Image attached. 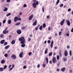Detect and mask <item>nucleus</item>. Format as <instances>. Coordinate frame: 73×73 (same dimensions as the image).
I'll use <instances>...</instances> for the list:
<instances>
[{
    "label": "nucleus",
    "instance_id": "1",
    "mask_svg": "<svg viewBox=\"0 0 73 73\" xmlns=\"http://www.w3.org/2000/svg\"><path fill=\"white\" fill-rule=\"evenodd\" d=\"M19 40L20 41H21V44H25V38H24V37L21 36L19 38Z\"/></svg>",
    "mask_w": 73,
    "mask_h": 73
},
{
    "label": "nucleus",
    "instance_id": "2",
    "mask_svg": "<svg viewBox=\"0 0 73 73\" xmlns=\"http://www.w3.org/2000/svg\"><path fill=\"white\" fill-rule=\"evenodd\" d=\"M7 29H8V27H6L5 29V30L3 31V34H7L9 33V31L7 30Z\"/></svg>",
    "mask_w": 73,
    "mask_h": 73
},
{
    "label": "nucleus",
    "instance_id": "3",
    "mask_svg": "<svg viewBox=\"0 0 73 73\" xmlns=\"http://www.w3.org/2000/svg\"><path fill=\"white\" fill-rule=\"evenodd\" d=\"M52 61L54 64H55L56 62H57V60H56V58L55 57H54L53 58Z\"/></svg>",
    "mask_w": 73,
    "mask_h": 73
},
{
    "label": "nucleus",
    "instance_id": "4",
    "mask_svg": "<svg viewBox=\"0 0 73 73\" xmlns=\"http://www.w3.org/2000/svg\"><path fill=\"white\" fill-rule=\"evenodd\" d=\"M64 54L65 56H67L68 55V52L67 50H65L64 51Z\"/></svg>",
    "mask_w": 73,
    "mask_h": 73
},
{
    "label": "nucleus",
    "instance_id": "5",
    "mask_svg": "<svg viewBox=\"0 0 73 73\" xmlns=\"http://www.w3.org/2000/svg\"><path fill=\"white\" fill-rule=\"evenodd\" d=\"M11 58L14 59V60H15L16 58V55H14V54H13L11 56Z\"/></svg>",
    "mask_w": 73,
    "mask_h": 73
},
{
    "label": "nucleus",
    "instance_id": "6",
    "mask_svg": "<svg viewBox=\"0 0 73 73\" xmlns=\"http://www.w3.org/2000/svg\"><path fill=\"white\" fill-rule=\"evenodd\" d=\"M22 33V32L21 31V30H18L17 31V34H18V35H20Z\"/></svg>",
    "mask_w": 73,
    "mask_h": 73
},
{
    "label": "nucleus",
    "instance_id": "7",
    "mask_svg": "<svg viewBox=\"0 0 73 73\" xmlns=\"http://www.w3.org/2000/svg\"><path fill=\"white\" fill-rule=\"evenodd\" d=\"M66 22L67 23V25H68V26H70V22L69 21L66 20Z\"/></svg>",
    "mask_w": 73,
    "mask_h": 73
},
{
    "label": "nucleus",
    "instance_id": "8",
    "mask_svg": "<svg viewBox=\"0 0 73 73\" xmlns=\"http://www.w3.org/2000/svg\"><path fill=\"white\" fill-rule=\"evenodd\" d=\"M64 22H65V19H63L60 22V25H63V24H64Z\"/></svg>",
    "mask_w": 73,
    "mask_h": 73
},
{
    "label": "nucleus",
    "instance_id": "9",
    "mask_svg": "<svg viewBox=\"0 0 73 73\" xmlns=\"http://www.w3.org/2000/svg\"><path fill=\"white\" fill-rule=\"evenodd\" d=\"M23 52H21L19 55V57L20 58H23Z\"/></svg>",
    "mask_w": 73,
    "mask_h": 73
},
{
    "label": "nucleus",
    "instance_id": "10",
    "mask_svg": "<svg viewBox=\"0 0 73 73\" xmlns=\"http://www.w3.org/2000/svg\"><path fill=\"white\" fill-rule=\"evenodd\" d=\"M33 15H32L29 17V20H31L32 19V18H33Z\"/></svg>",
    "mask_w": 73,
    "mask_h": 73
},
{
    "label": "nucleus",
    "instance_id": "11",
    "mask_svg": "<svg viewBox=\"0 0 73 73\" xmlns=\"http://www.w3.org/2000/svg\"><path fill=\"white\" fill-rule=\"evenodd\" d=\"M32 5L34 8L36 7V3H33L32 4Z\"/></svg>",
    "mask_w": 73,
    "mask_h": 73
},
{
    "label": "nucleus",
    "instance_id": "12",
    "mask_svg": "<svg viewBox=\"0 0 73 73\" xmlns=\"http://www.w3.org/2000/svg\"><path fill=\"white\" fill-rule=\"evenodd\" d=\"M18 17H15L14 19V22H16L17 20H18Z\"/></svg>",
    "mask_w": 73,
    "mask_h": 73
},
{
    "label": "nucleus",
    "instance_id": "13",
    "mask_svg": "<svg viewBox=\"0 0 73 73\" xmlns=\"http://www.w3.org/2000/svg\"><path fill=\"white\" fill-rule=\"evenodd\" d=\"M37 21H35L33 23V25L35 26V25H37Z\"/></svg>",
    "mask_w": 73,
    "mask_h": 73
},
{
    "label": "nucleus",
    "instance_id": "14",
    "mask_svg": "<svg viewBox=\"0 0 73 73\" xmlns=\"http://www.w3.org/2000/svg\"><path fill=\"white\" fill-rule=\"evenodd\" d=\"M66 69V68L65 67H63L61 69V70L62 71V72H65V70Z\"/></svg>",
    "mask_w": 73,
    "mask_h": 73
},
{
    "label": "nucleus",
    "instance_id": "15",
    "mask_svg": "<svg viewBox=\"0 0 73 73\" xmlns=\"http://www.w3.org/2000/svg\"><path fill=\"white\" fill-rule=\"evenodd\" d=\"M4 42H5V40H2L1 41L0 43L1 44H3Z\"/></svg>",
    "mask_w": 73,
    "mask_h": 73
},
{
    "label": "nucleus",
    "instance_id": "16",
    "mask_svg": "<svg viewBox=\"0 0 73 73\" xmlns=\"http://www.w3.org/2000/svg\"><path fill=\"white\" fill-rule=\"evenodd\" d=\"M1 63L4 64L5 62V61L4 59H3L1 62Z\"/></svg>",
    "mask_w": 73,
    "mask_h": 73
},
{
    "label": "nucleus",
    "instance_id": "17",
    "mask_svg": "<svg viewBox=\"0 0 73 73\" xmlns=\"http://www.w3.org/2000/svg\"><path fill=\"white\" fill-rule=\"evenodd\" d=\"M48 48H46L45 49L44 54H47V53H48Z\"/></svg>",
    "mask_w": 73,
    "mask_h": 73
},
{
    "label": "nucleus",
    "instance_id": "18",
    "mask_svg": "<svg viewBox=\"0 0 73 73\" xmlns=\"http://www.w3.org/2000/svg\"><path fill=\"white\" fill-rule=\"evenodd\" d=\"M46 60L47 64H48V57H46Z\"/></svg>",
    "mask_w": 73,
    "mask_h": 73
},
{
    "label": "nucleus",
    "instance_id": "19",
    "mask_svg": "<svg viewBox=\"0 0 73 73\" xmlns=\"http://www.w3.org/2000/svg\"><path fill=\"white\" fill-rule=\"evenodd\" d=\"M53 40L52 41L51 43V48H53Z\"/></svg>",
    "mask_w": 73,
    "mask_h": 73
},
{
    "label": "nucleus",
    "instance_id": "20",
    "mask_svg": "<svg viewBox=\"0 0 73 73\" xmlns=\"http://www.w3.org/2000/svg\"><path fill=\"white\" fill-rule=\"evenodd\" d=\"M4 70V68H0V72H2Z\"/></svg>",
    "mask_w": 73,
    "mask_h": 73
},
{
    "label": "nucleus",
    "instance_id": "21",
    "mask_svg": "<svg viewBox=\"0 0 73 73\" xmlns=\"http://www.w3.org/2000/svg\"><path fill=\"white\" fill-rule=\"evenodd\" d=\"M42 25L40 26V27H39V29L40 30V31H42Z\"/></svg>",
    "mask_w": 73,
    "mask_h": 73
},
{
    "label": "nucleus",
    "instance_id": "22",
    "mask_svg": "<svg viewBox=\"0 0 73 73\" xmlns=\"http://www.w3.org/2000/svg\"><path fill=\"white\" fill-rule=\"evenodd\" d=\"M9 48V46L7 45V46H5V49H8Z\"/></svg>",
    "mask_w": 73,
    "mask_h": 73
},
{
    "label": "nucleus",
    "instance_id": "23",
    "mask_svg": "<svg viewBox=\"0 0 73 73\" xmlns=\"http://www.w3.org/2000/svg\"><path fill=\"white\" fill-rule=\"evenodd\" d=\"M59 55L60 57H62V54H61V51L59 52Z\"/></svg>",
    "mask_w": 73,
    "mask_h": 73
},
{
    "label": "nucleus",
    "instance_id": "24",
    "mask_svg": "<svg viewBox=\"0 0 73 73\" xmlns=\"http://www.w3.org/2000/svg\"><path fill=\"white\" fill-rule=\"evenodd\" d=\"M15 41H14V40H12L11 42L12 44H15Z\"/></svg>",
    "mask_w": 73,
    "mask_h": 73
},
{
    "label": "nucleus",
    "instance_id": "25",
    "mask_svg": "<svg viewBox=\"0 0 73 73\" xmlns=\"http://www.w3.org/2000/svg\"><path fill=\"white\" fill-rule=\"evenodd\" d=\"M12 22V21H11V20H9L8 21V23L9 24H10Z\"/></svg>",
    "mask_w": 73,
    "mask_h": 73
},
{
    "label": "nucleus",
    "instance_id": "26",
    "mask_svg": "<svg viewBox=\"0 0 73 73\" xmlns=\"http://www.w3.org/2000/svg\"><path fill=\"white\" fill-rule=\"evenodd\" d=\"M21 45V47H23V48H24L25 46V44H22Z\"/></svg>",
    "mask_w": 73,
    "mask_h": 73
},
{
    "label": "nucleus",
    "instance_id": "27",
    "mask_svg": "<svg viewBox=\"0 0 73 73\" xmlns=\"http://www.w3.org/2000/svg\"><path fill=\"white\" fill-rule=\"evenodd\" d=\"M56 58L58 60H59L60 59V56L59 55H57V56Z\"/></svg>",
    "mask_w": 73,
    "mask_h": 73
},
{
    "label": "nucleus",
    "instance_id": "28",
    "mask_svg": "<svg viewBox=\"0 0 73 73\" xmlns=\"http://www.w3.org/2000/svg\"><path fill=\"white\" fill-rule=\"evenodd\" d=\"M52 55V52H50L49 53V57H50V56H51Z\"/></svg>",
    "mask_w": 73,
    "mask_h": 73
},
{
    "label": "nucleus",
    "instance_id": "29",
    "mask_svg": "<svg viewBox=\"0 0 73 73\" xmlns=\"http://www.w3.org/2000/svg\"><path fill=\"white\" fill-rule=\"evenodd\" d=\"M59 3H60V0H57V1L56 3V5H58Z\"/></svg>",
    "mask_w": 73,
    "mask_h": 73
},
{
    "label": "nucleus",
    "instance_id": "30",
    "mask_svg": "<svg viewBox=\"0 0 73 73\" xmlns=\"http://www.w3.org/2000/svg\"><path fill=\"white\" fill-rule=\"evenodd\" d=\"M8 44V43H7V42H4V44H3L4 46H5V45H7Z\"/></svg>",
    "mask_w": 73,
    "mask_h": 73
},
{
    "label": "nucleus",
    "instance_id": "31",
    "mask_svg": "<svg viewBox=\"0 0 73 73\" xmlns=\"http://www.w3.org/2000/svg\"><path fill=\"white\" fill-rule=\"evenodd\" d=\"M43 28H45L46 27V25L44 23L43 25Z\"/></svg>",
    "mask_w": 73,
    "mask_h": 73
},
{
    "label": "nucleus",
    "instance_id": "32",
    "mask_svg": "<svg viewBox=\"0 0 73 73\" xmlns=\"http://www.w3.org/2000/svg\"><path fill=\"white\" fill-rule=\"evenodd\" d=\"M32 53V52H30L29 53L28 55H29V56H31Z\"/></svg>",
    "mask_w": 73,
    "mask_h": 73
},
{
    "label": "nucleus",
    "instance_id": "33",
    "mask_svg": "<svg viewBox=\"0 0 73 73\" xmlns=\"http://www.w3.org/2000/svg\"><path fill=\"white\" fill-rule=\"evenodd\" d=\"M3 36H4V34H1V35H0V37L1 38L3 37Z\"/></svg>",
    "mask_w": 73,
    "mask_h": 73
},
{
    "label": "nucleus",
    "instance_id": "34",
    "mask_svg": "<svg viewBox=\"0 0 73 73\" xmlns=\"http://www.w3.org/2000/svg\"><path fill=\"white\" fill-rule=\"evenodd\" d=\"M11 15V13H8L7 15V17H8V16H10Z\"/></svg>",
    "mask_w": 73,
    "mask_h": 73
},
{
    "label": "nucleus",
    "instance_id": "35",
    "mask_svg": "<svg viewBox=\"0 0 73 73\" xmlns=\"http://www.w3.org/2000/svg\"><path fill=\"white\" fill-rule=\"evenodd\" d=\"M70 56H72V51L71 50L70 51Z\"/></svg>",
    "mask_w": 73,
    "mask_h": 73
},
{
    "label": "nucleus",
    "instance_id": "36",
    "mask_svg": "<svg viewBox=\"0 0 73 73\" xmlns=\"http://www.w3.org/2000/svg\"><path fill=\"white\" fill-rule=\"evenodd\" d=\"M8 10V8H7V7H5L4 10V11H7Z\"/></svg>",
    "mask_w": 73,
    "mask_h": 73
},
{
    "label": "nucleus",
    "instance_id": "37",
    "mask_svg": "<svg viewBox=\"0 0 73 73\" xmlns=\"http://www.w3.org/2000/svg\"><path fill=\"white\" fill-rule=\"evenodd\" d=\"M4 56L5 57H8V54H4Z\"/></svg>",
    "mask_w": 73,
    "mask_h": 73
},
{
    "label": "nucleus",
    "instance_id": "38",
    "mask_svg": "<svg viewBox=\"0 0 73 73\" xmlns=\"http://www.w3.org/2000/svg\"><path fill=\"white\" fill-rule=\"evenodd\" d=\"M42 66L43 67H44V68H45V66H46V65L45 64H42Z\"/></svg>",
    "mask_w": 73,
    "mask_h": 73
},
{
    "label": "nucleus",
    "instance_id": "39",
    "mask_svg": "<svg viewBox=\"0 0 73 73\" xmlns=\"http://www.w3.org/2000/svg\"><path fill=\"white\" fill-rule=\"evenodd\" d=\"M27 7V5H26V4H24L23 5V7L25 8V7Z\"/></svg>",
    "mask_w": 73,
    "mask_h": 73
},
{
    "label": "nucleus",
    "instance_id": "40",
    "mask_svg": "<svg viewBox=\"0 0 73 73\" xmlns=\"http://www.w3.org/2000/svg\"><path fill=\"white\" fill-rule=\"evenodd\" d=\"M7 68V65H5L4 67V69H5Z\"/></svg>",
    "mask_w": 73,
    "mask_h": 73
},
{
    "label": "nucleus",
    "instance_id": "41",
    "mask_svg": "<svg viewBox=\"0 0 73 73\" xmlns=\"http://www.w3.org/2000/svg\"><path fill=\"white\" fill-rule=\"evenodd\" d=\"M20 23L19 22L16 23L15 25H20Z\"/></svg>",
    "mask_w": 73,
    "mask_h": 73
},
{
    "label": "nucleus",
    "instance_id": "42",
    "mask_svg": "<svg viewBox=\"0 0 73 73\" xmlns=\"http://www.w3.org/2000/svg\"><path fill=\"white\" fill-rule=\"evenodd\" d=\"M25 28V27L24 26L21 27V29L22 30H23V29H24Z\"/></svg>",
    "mask_w": 73,
    "mask_h": 73
},
{
    "label": "nucleus",
    "instance_id": "43",
    "mask_svg": "<svg viewBox=\"0 0 73 73\" xmlns=\"http://www.w3.org/2000/svg\"><path fill=\"white\" fill-rule=\"evenodd\" d=\"M64 6V4H60V7H63Z\"/></svg>",
    "mask_w": 73,
    "mask_h": 73
},
{
    "label": "nucleus",
    "instance_id": "44",
    "mask_svg": "<svg viewBox=\"0 0 73 73\" xmlns=\"http://www.w3.org/2000/svg\"><path fill=\"white\" fill-rule=\"evenodd\" d=\"M6 22V20H4L3 21V24H5V23Z\"/></svg>",
    "mask_w": 73,
    "mask_h": 73
},
{
    "label": "nucleus",
    "instance_id": "45",
    "mask_svg": "<svg viewBox=\"0 0 73 73\" xmlns=\"http://www.w3.org/2000/svg\"><path fill=\"white\" fill-rule=\"evenodd\" d=\"M47 42L48 44H50V40H48L47 41Z\"/></svg>",
    "mask_w": 73,
    "mask_h": 73
},
{
    "label": "nucleus",
    "instance_id": "46",
    "mask_svg": "<svg viewBox=\"0 0 73 73\" xmlns=\"http://www.w3.org/2000/svg\"><path fill=\"white\" fill-rule=\"evenodd\" d=\"M38 27H36V28H35V30L36 31H37V30H38Z\"/></svg>",
    "mask_w": 73,
    "mask_h": 73
},
{
    "label": "nucleus",
    "instance_id": "47",
    "mask_svg": "<svg viewBox=\"0 0 73 73\" xmlns=\"http://www.w3.org/2000/svg\"><path fill=\"white\" fill-rule=\"evenodd\" d=\"M64 61H66L67 60L66 58H63Z\"/></svg>",
    "mask_w": 73,
    "mask_h": 73
},
{
    "label": "nucleus",
    "instance_id": "48",
    "mask_svg": "<svg viewBox=\"0 0 73 73\" xmlns=\"http://www.w3.org/2000/svg\"><path fill=\"white\" fill-rule=\"evenodd\" d=\"M18 20H19L20 21H21V19L20 18H18Z\"/></svg>",
    "mask_w": 73,
    "mask_h": 73
},
{
    "label": "nucleus",
    "instance_id": "49",
    "mask_svg": "<svg viewBox=\"0 0 73 73\" xmlns=\"http://www.w3.org/2000/svg\"><path fill=\"white\" fill-rule=\"evenodd\" d=\"M23 69H26V68H27V66H24L23 67Z\"/></svg>",
    "mask_w": 73,
    "mask_h": 73
},
{
    "label": "nucleus",
    "instance_id": "50",
    "mask_svg": "<svg viewBox=\"0 0 73 73\" xmlns=\"http://www.w3.org/2000/svg\"><path fill=\"white\" fill-rule=\"evenodd\" d=\"M40 64H38L37 65V68H40Z\"/></svg>",
    "mask_w": 73,
    "mask_h": 73
},
{
    "label": "nucleus",
    "instance_id": "51",
    "mask_svg": "<svg viewBox=\"0 0 73 73\" xmlns=\"http://www.w3.org/2000/svg\"><path fill=\"white\" fill-rule=\"evenodd\" d=\"M36 5H38V2L36 1Z\"/></svg>",
    "mask_w": 73,
    "mask_h": 73
},
{
    "label": "nucleus",
    "instance_id": "52",
    "mask_svg": "<svg viewBox=\"0 0 73 73\" xmlns=\"http://www.w3.org/2000/svg\"><path fill=\"white\" fill-rule=\"evenodd\" d=\"M42 10L43 11V13H44V7H42Z\"/></svg>",
    "mask_w": 73,
    "mask_h": 73
},
{
    "label": "nucleus",
    "instance_id": "53",
    "mask_svg": "<svg viewBox=\"0 0 73 73\" xmlns=\"http://www.w3.org/2000/svg\"><path fill=\"white\" fill-rule=\"evenodd\" d=\"M56 71H57V72H59V71H60V69L59 68H57L56 69Z\"/></svg>",
    "mask_w": 73,
    "mask_h": 73
},
{
    "label": "nucleus",
    "instance_id": "54",
    "mask_svg": "<svg viewBox=\"0 0 73 73\" xmlns=\"http://www.w3.org/2000/svg\"><path fill=\"white\" fill-rule=\"evenodd\" d=\"M10 1H11V0H7V3H9V2H10Z\"/></svg>",
    "mask_w": 73,
    "mask_h": 73
},
{
    "label": "nucleus",
    "instance_id": "55",
    "mask_svg": "<svg viewBox=\"0 0 73 73\" xmlns=\"http://www.w3.org/2000/svg\"><path fill=\"white\" fill-rule=\"evenodd\" d=\"M31 38H29L28 40V41H31Z\"/></svg>",
    "mask_w": 73,
    "mask_h": 73
},
{
    "label": "nucleus",
    "instance_id": "56",
    "mask_svg": "<svg viewBox=\"0 0 73 73\" xmlns=\"http://www.w3.org/2000/svg\"><path fill=\"white\" fill-rule=\"evenodd\" d=\"M66 35L67 36H69V34L68 33H67L66 34Z\"/></svg>",
    "mask_w": 73,
    "mask_h": 73
},
{
    "label": "nucleus",
    "instance_id": "57",
    "mask_svg": "<svg viewBox=\"0 0 73 73\" xmlns=\"http://www.w3.org/2000/svg\"><path fill=\"white\" fill-rule=\"evenodd\" d=\"M13 69V68L12 67H11V68H10L9 70V71H10V70H12V69Z\"/></svg>",
    "mask_w": 73,
    "mask_h": 73
},
{
    "label": "nucleus",
    "instance_id": "58",
    "mask_svg": "<svg viewBox=\"0 0 73 73\" xmlns=\"http://www.w3.org/2000/svg\"><path fill=\"white\" fill-rule=\"evenodd\" d=\"M50 17V16H49V15L47 16V19H49Z\"/></svg>",
    "mask_w": 73,
    "mask_h": 73
},
{
    "label": "nucleus",
    "instance_id": "59",
    "mask_svg": "<svg viewBox=\"0 0 73 73\" xmlns=\"http://www.w3.org/2000/svg\"><path fill=\"white\" fill-rule=\"evenodd\" d=\"M71 11V9H68V12H70Z\"/></svg>",
    "mask_w": 73,
    "mask_h": 73
},
{
    "label": "nucleus",
    "instance_id": "60",
    "mask_svg": "<svg viewBox=\"0 0 73 73\" xmlns=\"http://www.w3.org/2000/svg\"><path fill=\"white\" fill-rule=\"evenodd\" d=\"M33 2L34 3H36V0H33Z\"/></svg>",
    "mask_w": 73,
    "mask_h": 73
},
{
    "label": "nucleus",
    "instance_id": "61",
    "mask_svg": "<svg viewBox=\"0 0 73 73\" xmlns=\"http://www.w3.org/2000/svg\"><path fill=\"white\" fill-rule=\"evenodd\" d=\"M61 32H60L59 33V35L60 36L61 35Z\"/></svg>",
    "mask_w": 73,
    "mask_h": 73
},
{
    "label": "nucleus",
    "instance_id": "62",
    "mask_svg": "<svg viewBox=\"0 0 73 73\" xmlns=\"http://www.w3.org/2000/svg\"><path fill=\"white\" fill-rule=\"evenodd\" d=\"M4 1H5V0H1V2L3 3V2H4Z\"/></svg>",
    "mask_w": 73,
    "mask_h": 73
},
{
    "label": "nucleus",
    "instance_id": "63",
    "mask_svg": "<svg viewBox=\"0 0 73 73\" xmlns=\"http://www.w3.org/2000/svg\"><path fill=\"white\" fill-rule=\"evenodd\" d=\"M71 32H73V27L71 29Z\"/></svg>",
    "mask_w": 73,
    "mask_h": 73
},
{
    "label": "nucleus",
    "instance_id": "64",
    "mask_svg": "<svg viewBox=\"0 0 73 73\" xmlns=\"http://www.w3.org/2000/svg\"><path fill=\"white\" fill-rule=\"evenodd\" d=\"M19 15H22V12H20V13H19Z\"/></svg>",
    "mask_w": 73,
    "mask_h": 73
}]
</instances>
